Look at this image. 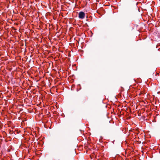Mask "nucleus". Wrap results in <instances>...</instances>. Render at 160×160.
Here are the masks:
<instances>
[{
  "mask_svg": "<svg viewBox=\"0 0 160 160\" xmlns=\"http://www.w3.org/2000/svg\"><path fill=\"white\" fill-rule=\"evenodd\" d=\"M85 16V14L83 12H79L78 17L79 18L83 19L84 18Z\"/></svg>",
  "mask_w": 160,
  "mask_h": 160,
  "instance_id": "1",
  "label": "nucleus"
}]
</instances>
